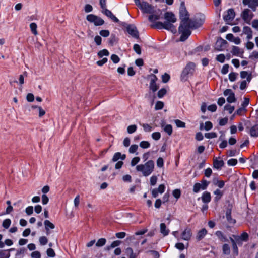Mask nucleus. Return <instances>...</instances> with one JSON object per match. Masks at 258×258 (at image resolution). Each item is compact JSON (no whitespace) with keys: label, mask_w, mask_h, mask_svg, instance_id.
I'll return each instance as SVG.
<instances>
[{"label":"nucleus","mask_w":258,"mask_h":258,"mask_svg":"<svg viewBox=\"0 0 258 258\" xmlns=\"http://www.w3.org/2000/svg\"><path fill=\"white\" fill-rule=\"evenodd\" d=\"M179 17L181 20L178 31L181 35L180 40L184 41L191 34L190 29L197 27L196 23L189 19V14L187 12L184 3L181 2L179 9Z\"/></svg>","instance_id":"f257e3e1"},{"label":"nucleus","mask_w":258,"mask_h":258,"mask_svg":"<svg viewBox=\"0 0 258 258\" xmlns=\"http://www.w3.org/2000/svg\"><path fill=\"white\" fill-rule=\"evenodd\" d=\"M136 170L142 173L145 176H149L153 171L154 163L152 160H149L144 164H139L136 167Z\"/></svg>","instance_id":"f03ea898"},{"label":"nucleus","mask_w":258,"mask_h":258,"mask_svg":"<svg viewBox=\"0 0 258 258\" xmlns=\"http://www.w3.org/2000/svg\"><path fill=\"white\" fill-rule=\"evenodd\" d=\"M86 19L88 22L93 23L95 26H101L104 23V21L102 18L94 14L88 15Z\"/></svg>","instance_id":"7ed1b4c3"},{"label":"nucleus","mask_w":258,"mask_h":258,"mask_svg":"<svg viewBox=\"0 0 258 258\" xmlns=\"http://www.w3.org/2000/svg\"><path fill=\"white\" fill-rule=\"evenodd\" d=\"M195 64L193 62H189L185 67L181 75V79H185L188 75L192 74L195 71Z\"/></svg>","instance_id":"20e7f679"},{"label":"nucleus","mask_w":258,"mask_h":258,"mask_svg":"<svg viewBox=\"0 0 258 258\" xmlns=\"http://www.w3.org/2000/svg\"><path fill=\"white\" fill-rule=\"evenodd\" d=\"M241 16L246 23L249 24L252 19L253 15L249 9H245L242 12Z\"/></svg>","instance_id":"39448f33"},{"label":"nucleus","mask_w":258,"mask_h":258,"mask_svg":"<svg viewBox=\"0 0 258 258\" xmlns=\"http://www.w3.org/2000/svg\"><path fill=\"white\" fill-rule=\"evenodd\" d=\"M209 184V182L205 180H202V183H196L194 186L193 188L194 192L197 193L198 192L200 189L204 190L205 189Z\"/></svg>","instance_id":"423d86ee"},{"label":"nucleus","mask_w":258,"mask_h":258,"mask_svg":"<svg viewBox=\"0 0 258 258\" xmlns=\"http://www.w3.org/2000/svg\"><path fill=\"white\" fill-rule=\"evenodd\" d=\"M143 12L146 13H152L154 12L153 8L152 6L149 4L147 2L143 1L142 2V5L139 7Z\"/></svg>","instance_id":"0eeeda50"},{"label":"nucleus","mask_w":258,"mask_h":258,"mask_svg":"<svg viewBox=\"0 0 258 258\" xmlns=\"http://www.w3.org/2000/svg\"><path fill=\"white\" fill-rule=\"evenodd\" d=\"M126 30L129 34H130L132 37H135L136 38H138L139 32L137 30L136 27L133 25H128L126 27Z\"/></svg>","instance_id":"6e6552de"},{"label":"nucleus","mask_w":258,"mask_h":258,"mask_svg":"<svg viewBox=\"0 0 258 258\" xmlns=\"http://www.w3.org/2000/svg\"><path fill=\"white\" fill-rule=\"evenodd\" d=\"M242 3L245 6L248 5L253 11H255L258 7V0H243Z\"/></svg>","instance_id":"1a4fd4ad"},{"label":"nucleus","mask_w":258,"mask_h":258,"mask_svg":"<svg viewBox=\"0 0 258 258\" xmlns=\"http://www.w3.org/2000/svg\"><path fill=\"white\" fill-rule=\"evenodd\" d=\"M151 82L150 83V88L152 91L155 92L158 89V86L156 85V82L157 80V77L155 75H151Z\"/></svg>","instance_id":"9d476101"},{"label":"nucleus","mask_w":258,"mask_h":258,"mask_svg":"<svg viewBox=\"0 0 258 258\" xmlns=\"http://www.w3.org/2000/svg\"><path fill=\"white\" fill-rule=\"evenodd\" d=\"M181 238L184 240L188 241L192 236L191 230L189 228H186L181 233Z\"/></svg>","instance_id":"9b49d317"},{"label":"nucleus","mask_w":258,"mask_h":258,"mask_svg":"<svg viewBox=\"0 0 258 258\" xmlns=\"http://www.w3.org/2000/svg\"><path fill=\"white\" fill-rule=\"evenodd\" d=\"M164 18L166 20V22H175L177 20L174 14L170 12H167L165 14Z\"/></svg>","instance_id":"f8f14e48"},{"label":"nucleus","mask_w":258,"mask_h":258,"mask_svg":"<svg viewBox=\"0 0 258 258\" xmlns=\"http://www.w3.org/2000/svg\"><path fill=\"white\" fill-rule=\"evenodd\" d=\"M102 12L106 16L110 18L113 22H118L119 20L112 13V12L106 8L102 10Z\"/></svg>","instance_id":"ddd939ff"},{"label":"nucleus","mask_w":258,"mask_h":258,"mask_svg":"<svg viewBox=\"0 0 258 258\" xmlns=\"http://www.w3.org/2000/svg\"><path fill=\"white\" fill-rule=\"evenodd\" d=\"M226 44L227 42L226 40L222 38H219L217 40L216 43V49L218 50H221Z\"/></svg>","instance_id":"4468645a"},{"label":"nucleus","mask_w":258,"mask_h":258,"mask_svg":"<svg viewBox=\"0 0 258 258\" xmlns=\"http://www.w3.org/2000/svg\"><path fill=\"white\" fill-rule=\"evenodd\" d=\"M173 22H165V29L170 31L173 33L177 32L176 27L172 24Z\"/></svg>","instance_id":"2eb2a0df"},{"label":"nucleus","mask_w":258,"mask_h":258,"mask_svg":"<svg viewBox=\"0 0 258 258\" xmlns=\"http://www.w3.org/2000/svg\"><path fill=\"white\" fill-rule=\"evenodd\" d=\"M235 17V12L234 10L230 9L227 11V14L224 16V19L226 21L231 20Z\"/></svg>","instance_id":"dca6fc26"},{"label":"nucleus","mask_w":258,"mask_h":258,"mask_svg":"<svg viewBox=\"0 0 258 258\" xmlns=\"http://www.w3.org/2000/svg\"><path fill=\"white\" fill-rule=\"evenodd\" d=\"M226 38L230 41L233 42L236 44H239L241 42L240 39L239 37H235L232 34H228Z\"/></svg>","instance_id":"f3484780"},{"label":"nucleus","mask_w":258,"mask_h":258,"mask_svg":"<svg viewBox=\"0 0 258 258\" xmlns=\"http://www.w3.org/2000/svg\"><path fill=\"white\" fill-rule=\"evenodd\" d=\"M224 161L222 160L218 159L217 158L214 159L213 166L216 169H220L224 165Z\"/></svg>","instance_id":"a211bd4d"},{"label":"nucleus","mask_w":258,"mask_h":258,"mask_svg":"<svg viewBox=\"0 0 258 258\" xmlns=\"http://www.w3.org/2000/svg\"><path fill=\"white\" fill-rule=\"evenodd\" d=\"M126 157V156L125 154H121L120 152H116L114 154V155L113 156V158L112 159V161L113 162H116L119 159H121V160H124Z\"/></svg>","instance_id":"6ab92c4d"},{"label":"nucleus","mask_w":258,"mask_h":258,"mask_svg":"<svg viewBox=\"0 0 258 258\" xmlns=\"http://www.w3.org/2000/svg\"><path fill=\"white\" fill-rule=\"evenodd\" d=\"M207 234V231L206 230V229L203 228L200 230L196 236V239L198 241H200L202 240L205 236Z\"/></svg>","instance_id":"aec40b11"},{"label":"nucleus","mask_w":258,"mask_h":258,"mask_svg":"<svg viewBox=\"0 0 258 258\" xmlns=\"http://www.w3.org/2000/svg\"><path fill=\"white\" fill-rule=\"evenodd\" d=\"M160 232L164 236H167L169 233V230L166 228L164 223H161L160 225Z\"/></svg>","instance_id":"412c9836"},{"label":"nucleus","mask_w":258,"mask_h":258,"mask_svg":"<svg viewBox=\"0 0 258 258\" xmlns=\"http://www.w3.org/2000/svg\"><path fill=\"white\" fill-rule=\"evenodd\" d=\"M202 200L204 203H209L211 201V195L210 192H204L202 196Z\"/></svg>","instance_id":"4be33fe9"},{"label":"nucleus","mask_w":258,"mask_h":258,"mask_svg":"<svg viewBox=\"0 0 258 258\" xmlns=\"http://www.w3.org/2000/svg\"><path fill=\"white\" fill-rule=\"evenodd\" d=\"M125 254L129 258H136L137 254L134 253L133 250L131 247H128L125 249Z\"/></svg>","instance_id":"5701e85b"},{"label":"nucleus","mask_w":258,"mask_h":258,"mask_svg":"<svg viewBox=\"0 0 258 258\" xmlns=\"http://www.w3.org/2000/svg\"><path fill=\"white\" fill-rule=\"evenodd\" d=\"M243 32L247 35V38L250 39L252 37V32L251 28L248 26L243 28Z\"/></svg>","instance_id":"b1692460"},{"label":"nucleus","mask_w":258,"mask_h":258,"mask_svg":"<svg viewBox=\"0 0 258 258\" xmlns=\"http://www.w3.org/2000/svg\"><path fill=\"white\" fill-rule=\"evenodd\" d=\"M215 235L218 238V239L222 242H224L227 240V239L221 231H217L215 233Z\"/></svg>","instance_id":"393cba45"},{"label":"nucleus","mask_w":258,"mask_h":258,"mask_svg":"<svg viewBox=\"0 0 258 258\" xmlns=\"http://www.w3.org/2000/svg\"><path fill=\"white\" fill-rule=\"evenodd\" d=\"M162 127H163L164 131L168 134V135H171L172 133V127L170 124L164 125L163 123L161 124Z\"/></svg>","instance_id":"a878e982"},{"label":"nucleus","mask_w":258,"mask_h":258,"mask_svg":"<svg viewBox=\"0 0 258 258\" xmlns=\"http://www.w3.org/2000/svg\"><path fill=\"white\" fill-rule=\"evenodd\" d=\"M44 224L45 226L46 231H48V229H53L55 228L54 225L48 220H46L44 221Z\"/></svg>","instance_id":"bb28decb"},{"label":"nucleus","mask_w":258,"mask_h":258,"mask_svg":"<svg viewBox=\"0 0 258 258\" xmlns=\"http://www.w3.org/2000/svg\"><path fill=\"white\" fill-rule=\"evenodd\" d=\"M250 134L252 137H257L258 136V126L255 125L251 127L250 130Z\"/></svg>","instance_id":"cd10ccee"},{"label":"nucleus","mask_w":258,"mask_h":258,"mask_svg":"<svg viewBox=\"0 0 258 258\" xmlns=\"http://www.w3.org/2000/svg\"><path fill=\"white\" fill-rule=\"evenodd\" d=\"M222 251L223 254L229 255L230 253V248L228 244H224L222 246Z\"/></svg>","instance_id":"c85d7f7f"},{"label":"nucleus","mask_w":258,"mask_h":258,"mask_svg":"<svg viewBox=\"0 0 258 258\" xmlns=\"http://www.w3.org/2000/svg\"><path fill=\"white\" fill-rule=\"evenodd\" d=\"M30 27L31 32L35 35H37L38 34V32L37 30V26L35 23H31L30 25Z\"/></svg>","instance_id":"c756f323"},{"label":"nucleus","mask_w":258,"mask_h":258,"mask_svg":"<svg viewBox=\"0 0 258 258\" xmlns=\"http://www.w3.org/2000/svg\"><path fill=\"white\" fill-rule=\"evenodd\" d=\"M27 76L26 72H24L23 74L20 75L19 76L18 82L20 85L22 86L24 83V77Z\"/></svg>","instance_id":"7c9ffc66"},{"label":"nucleus","mask_w":258,"mask_h":258,"mask_svg":"<svg viewBox=\"0 0 258 258\" xmlns=\"http://www.w3.org/2000/svg\"><path fill=\"white\" fill-rule=\"evenodd\" d=\"M140 124L146 132H150L152 130V127L147 123H142Z\"/></svg>","instance_id":"2f4dec72"},{"label":"nucleus","mask_w":258,"mask_h":258,"mask_svg":"<svg viewBox=\"0 0 258 258\" xmlns=\"http://www.w3.org/2000/svg\"><path fill=\"white\" fill-rule=\"evenodd\" d=\"M117 38L114 35H111L109 39V43L112 46L117 42Z\"/></svg>","instance_id":"473e14b6"},{"label":"nucleus","mask_w":258,"mask_h":258,"mask_svg":"<svg viewBox=\"0 0 258 258\" xmlns=\"http://www.w3.org/2000/svg\"><path fill=\"white\" fill-rule=\"evenodd\" d=\"M106 240L105 238H100L96 243L97 247H101L104 245L106 243Z\"/></svg>","instance_id":"72a5a7b5"},{"label":"nucleus","mask_w":258,"mask_h":258,"mask_svg":"<svg viewBox=\"0 0 258 258\" xmlns=\"http://www.w3.org/2000/svg\"><path fill=\"white\" fill-rule=\"evenodd\" d=\"M160 18V15L158 14H152L149 16V21L151 22H154L156 20H157L159 19Z\"/></svg>","instance_id":"f704fd0d"},{"label":"nucleus","mask_w":258,"mask_h":258,"mask_svg":"<svg viewBox=\"0 0 258 258\" xmlns=\"http://www.w3.org/2000/svg\"><path fill=\"white\" fill-rule=\"evenodd\" d=\"M11 223V220L10 219H6L5 220H4L2 224V226L4 228L8 229L10 227Z\"/></svg>","instance_id":"c9c22d12"},{"label":"nucleus","mask_w":258,"mask_h":258,"mask_svg":"<svg viewBox=\"0 0 258 258\" xmlns=\"http://www.w3.org/2000/svg\"><path fill=\"white\" fill-rule=\"evenodd\" d=\"M227 101L229 103L234 102L236 101L234 93L233 92L231 93L227 98Z\"/></svg>","instance_id":"e433bc0d"},{"label":"nucleus","mask_w":258,"mask_h":258,"mask_svg":"<svg viewBox=\"0 0 258 258\" xmlns=\"http://www.w3.org/2000/svg\"><path fill=\"white\" fill-rule=\"evenodd\" d=\"M164 106V103L162 101H157L155 104V109L156 110H158L162 109Z\"/></svg>","instance_id":"4c0bfd02"},{"label":"nucleus","mask_w":258,"mask_h":258,"mask_svg":"<svg viewBox=\"0 0 258 258\" xmlns=\"http://www.w3.org/2000/svg\"><path fill=\"white\" fill-rule=\"evenodd\" d=\"M137 130L136 125H129L127 128V131L128 134H132L134 133Z\"/></svg>","instance_id":"58836bf2"},{"label":"nucleus","mask_w":258,"mask_h":258,"mask_svg":"<svg viewBox=\"0 0 258 258\" xmlns=\"http://www.w3.org/2000/svg\"><path fill=\"white\" fill-rule=\"evenodd\" d=\"M237 76H238L237 73H234V72H232L229 74V79L230 81L233 82L236 79Z\"/></svg>","instance_id":"ea45409f"},{"label":"nucleus","mask_w":258,"mask_h":258,"mask_svg":"<svg viewBox=\"0 0 258 258\" xmlns=\"http://www.w3.org/2000/svg\"><path fill=\"white\" fill-rule=\"evenodd\" d=\"M80 202V197L79 195H77L74 200V204L76 209L78 208Z\"/></svg>","instance_id":"a19ab883"},{"label":"nucleus","mask_w":258,"mask_h":258,"mask_svg":"<svg viewBox=\"0 0 258 258\" xmlns=\"http://www.w3.org/2000/svg\"><path fill=\"white\" fill-rule=\"evenodd\" d=\"M231 210H228L226 211V216L228 221H229L230 223H235V221L233 220L231 216Z\"/></svg>","instance_id":"79ce46f5"},{"label":"nucleus","mask_w":258,"mask_h":258,"mask_svg":"<svg viewBox=\"0 0 258 258\" xmlns=\"http://www.w3.org/2000/svg\"><path fill=\"white\" fill-rule=\"evenodd\" d=\"M174 122L178 127L184 128L185 127V123L180 120H175Z\"/></svg>","instance_id":"37998d69"},{"label":"nucleus","mask_w":258,"mask_h":258,"mask_svg":"<svg viewBox=\"0 0 258 258\" xmlns=\"http://www.w3.org/2000/svg\"><path fill=\"white\" fill-rule=\"evenodd\" d=\"M39 241L41 245H45L48 242V239L45 236H41L39 238Z\"/></svg>","instance_id":"c03bdc74"},{"label":"nucleus","mask_w":258,"mask_h":258,"mask_svg":"<svg viewBox=\"0 0 258 258\" xmlns=\"http://www.w3.org/2000/svg\"><path fill=\"white\" fill-rule=\"evenodd\" d=\"M214 194L216 196V197L215 198V201H218L220 199L223 194L222 192L219 189L216 190L214 192Z\"/></svg>","instance_id":"a18cd8bd"},{"label":"nucleus","mask_w":258,"mask_h":258,"mask_svg":"<svg viewBox=\"0 0 258 258\" xmlns=\"http://www.w3.org/2000/svg\"><path fill=\"white\" fill-rule=\"evenodd\" d=\"M109 52L106 49H103L98 53V55L100 57H102L103 56L109 55Z\"/></svg>","instance_id":"49530a36"},{"label":"nucleus","mask_w":258,"mask_h":258,"mask_svg":"<svg viewBox=\"0 0 258 258\" xmlns=\"http://www.w3.org/2000/svg\"><path fill=\"white\" fill-rule=\"evenodd\" d=\"M150 144L148 141H142L140 143V146L141 148H144V149L148 148L150 147Z\"/></svg>","instance_id":"de8ad7c7"},{"label":"nucleus","mask_w":258,"mask_h":258,"mask_svg":"<svg viewBox=\"0 0 258 258\" xmlns=\"http://www.w3.org/2000/svg\"><path fill=\"white\" fill-rule=\"evenodd\" d=\"M138 146L137 145H132L129 148L128 151L130 153L133 154L135 153L137 150H138Z\"/></svg>","instance_id":"09e8293b"},{"label":"nucleus","mask_w":258,"mask_h":258,"mask_svg":"<svg viewBox=\"0 0 258 258\" xmlns=\"http://www.w3.org/2000/svg\"><path fill=\"white\" fill-rule=\"evenodd\" d=\"M47 255L49 257H53L55 256V253L54 250L51 248H48L46 251Z\"/></svg>","instance_id":"8fccbe9b"},{"label":"nucleus","mask_w":258,"mask_h":258,"mask_svg":"<svg viewBox=\"0 0 258 258\" xmlns=\"http://www.w3.org/2000/svg\"><path fill=\"white\" fill-rule=\"evenodd\" d=\"M205 137L207 139L214 138L217 137V134L214 132L208 133L205 134Z\"/></svg>","instance_id":"3c124183"},{"label":"nucleus","mask_w":258,"mask_h":258,"mask_svg":"<svg viewBox=\"0 0 258 258\" xmlns=\"http://www.w3.org/2000/svg\"><path fill=\"white\" fill-rule=\"evenodd\" d=\"M140 158L139 157H135L132 159L131 165L132 166H135L139 162Z\"/></svg>","instance_id":"603ef678"},{"label":"nucleus","mask_w":258,"mask_h":258,"mask_svg":"<svg viewBox=\"0 0 258 258\" xmlns=\"http://www.w3.org/2000/svg\"><path fill=\"white\" fill-rule=\"evenodd\" d=\"M99 34L102 37H107L109 35L110 32L108 30H102Z\"/></svg>","instance_id":"864d4df0"},{"label":"nucleus","mask_w":258,"mask_h":258,"mask_svg":"<svg viewBox=\"0 0 258 258\" xmlns=\"http://www.w3.org/2000/svg\"><path fill=\"white\" fill-rule=\"evenodd\" d=\"M111 59L114 63H117L120 61L119 57L116 54H112L111 56Z\"/></svg>","instance_id":"5fc2aeb1"},{"label":"nucleus","mask_w":258,"mask_h":258,"mask_svg":"<svg viewBox=\"0 0 258 258\" xmlns=\"http://www.w3.org/2000/svg\"><path fill=\"white\" fill-rule=\"evenodd\" d=\"M216 59L218 61L223 63L225 61V57L224 54H221L218 55L217 56Z\"/></svg>","instance_id":"6e6d98bb"},{"label":"nucleus","mask_w":258,"mask_h":258,"mask_svg":"<svg viewBox=\"0 0 258 258\" xmlns=\"http://www.w3.org/2000/svg\"><path fill=\"white\" fill-rule=\"evenodd\" d=\"M224 109L231 114L234 110V107L230 105H226L225 106Z\"/></svg>","instance_id":"4d7b16f0"},{"label":"nucleus","mask_w":258,"mask_h":258,"mask_svg":"<svg viewBox=\"0 0 258 258\" xmlns=\"http://www.w3.org/2000/svg\"><path fill=\"white\" fill-rule=\"evenodd\" d=\"M166 90L165 88H162L158 92V96L159 98H162L166 93Z\"/></svg>","instance_id":"13d9d810"},{"label":"nucleus","mask_w":258,"mask_h":258,"mask_svg":"<svg viewBox=\"0 0 258 258\" xmlns=\"http://www.w3.org/2000/svg\"><path fill=\"white\" fill-rule=\"evenodd\" d=\"M134 50L138 54L140 55L141 54V49L140 46L137 44H136L134 45L133 47Z\"/></svg>","instance_id":"bf43d9fd"},{"label":"nucleus","mask_w":258,"mask_h":258,"mask_svg":"<svg viewBox=\"0 0 258 258\" xmlns=\"http://www.w3.org/2000/svg\"><path fill=\"white\" fill-rule=\"evenodd\" d=\"M213 127V124L210 121H206L205 122L204 128L206 131H209Z\"/></svg>","instance_id":"052dcab7"},{"label":"nucleus","mask_w":258,"mask_h":258,"mask_svg":"<svg viewBox=\"0 0 258 258\" xmlns=\"http://www.w3.org/2000/svg\"><path fill=\"white\" fill-rule=\"evenodd\" d=\"M31 256L32 258H41V254L38 251H35L31 253Z\"/></svg>","instance_id":"680f3d73"},{"label":"nucleus","mask_w":258,"mask_h":258,"mask_svg":"<svg viewBox=\"0 0 258 258\" xmlns=\"http://www.w3.org/2000/svg\"><path fill=\"white\" fill-rule=\"evenodd\" d=\"M152 138L155 140H158L161 138L159 132H154L152 134Z\"/></svg>","instance_id":"e2e57ef3"},{"label":"nucleus","mask_w":258,"mask_h":258,"mask_svg":"<svg viewBox=\"0 0 258 258\" xmlns=\"http://www.w3.org/2000/svg\"><path fill=\"white\" fill-rule=\"evenodd\" d=\"M162 82L163 83H167L170 79V76L167 73H165L162 76Z\"/></svg>","instance_id":"0e129e2a"},{"label":"nucleus","mask_w":258,"mask_h":258,"mask_svg":"<svg viewBox=\"0 0 258 258\" xmlns=\"http://www.w3.org/2000/svg\"><path fill=\"white\" fill-rule=\"evenodd\" d=\"M229 67V66L228 64H224L221 69L222 74H227L228 72Z\"/></svg>","instance_id":"69168bd1"},{"label":"nucleus","mask_w":258,"mask_h":258,"mask_svg":"<svg viewBox=\"0 0 258 258\" xmlns=\"http://www.w3.org/2000/svg\"><path fill=\"white\" fill-rule=\"evenodd\" d=\"M94 41L96 45H100L101 44L102 38L100 36H96L94 38Z\"/></svg>","instance_id":"338daca9"},{"label":"nucleus","mask_w":258,"mask_h":258,"mask_svg":"<svg viewBox=\"0 0 258 258\" xmlns=\"http://www.w3.org/2000/svg\"><path fill=\"white\" fill-rule=\"evenodd\" d=\"M26 99L28 102H33L34 100V96L32 93H28L26 96Z\"/></svg>","instance_id":"774afa93"}]
</instances>
